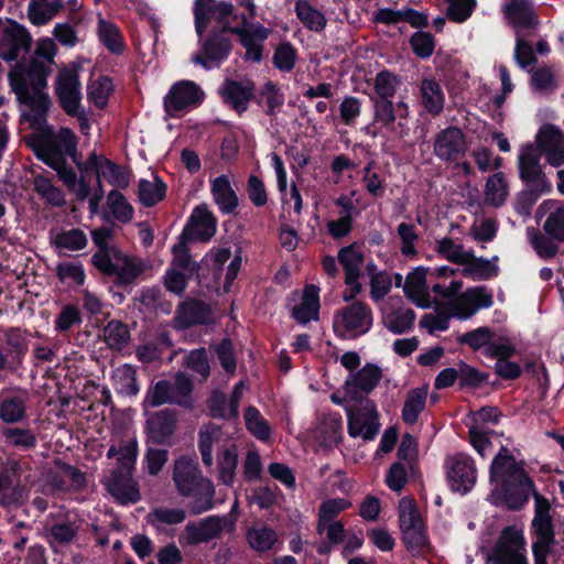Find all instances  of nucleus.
<instances>
[{
    "mask_svg": "<svg viewBox=\"0 0 564 564\" xmlns=\"http://www.w3.org/2000/svg\"><path fill=\"white\" fill-rule=\"evenodd\" d=\"M55 54L56 45L54 41L42 39L36 43L35 54L29 67L17 64L9 73L11 89L15 93L18 99L34 112L35 120H41L51 105L44 89L47 85V76L51 73Z\"/></svg>",
    "mask_w": 564,
    "mask_h": 564,
    "instance_id": "nucleus-1",
    "label": "nucleus"
},
{
    "mask_svg": "<svg viewBox=\"0 0 564 564\" xmlns=\"http://www.w3.org/2000/svg\"><path fill=\"white\" fill-rule=\"evenodd\" d=\"M108 458H117L118 467L104 479L108 494L120 505H133L140 501L141 494L138 482L132 478V470L138 457L135 440L122 441L118 446L111 445Z\"/></svg>",
    "mask_w": 564,
    "mask_h": 564,
    "instance_id": "nucleus-2",
    "label": "nucleus"
},
{
    "mask_svg": "<svg viewBox=\"0 0 564 564\" xmlns=\"http://www.w3.org/2000/svg\"><path fill=\"white\" fill-rule=\"evenodd\" d=\"M173 481L177 492L193 499L192 511L199 514L213 508L215 487L204 477L195 459L182 456L174 462Z\"/></svg>",
    "mask_w": 564,
    "mask_h": 564,
    "instance_id": "nucleus-3",
    "label": "nucleus"
},
{
    "mask_svg": "<svg viewBox=\"0 0 564 564\" xmlns=\"http://www.w3.org/2000/svg\"><path fill=\"white\" fill-rule=\"evenodd\" d=\"M95 267L106 275L115 278L117 285L132 284L147 269V262L129 256L118 248H104L93 256Z\"/></svg>",
    "mask_w": 564,
    "mask_h": 564,
    "instance_id": "nucleus-4",
    "label": "nucleus"
},
{
    "mask_svg": "<svg viewBox=\"0 0 564 564\" xmlns=\"http://www.w3.org/2000/svg\"><path fill=\"white\" fill-rule=\"evenodd\" d=\"M399 522L402 532V541L406 550L413 556H422L430 549L425 527L414 501L410 498H402L399 502Z\"/></svg>",
    "mask_w": 564,
    "mask_h": 564,
    "instance_id": "nucleus-5",
    "label": "nucleus"
},
{
    "mask_svg": "<svg viewBox=\"0 0 564 564\" xmlns=\"http://www.w3.org/2000/svg\"><path fill=\"white\" fill-rule=\"evenodd\" d=\"M400 85L399 78L388 72L378 73L373 79V96L370 97L373 106V121L382 127H390L397 119L392 98Z\"/></svg>",
    "mask_w": 564,
    "mask_h": 564,
    "instance_id": "nucleus-6",
    "label": "nucleus"
},
{
    "mask_svg": "<svg viewBox=\"0 0 564 564\" xmlns=\"http://www.w3.org/2000/svg\"><path fill=\"white\" fill-rule=\"evenodd\" d=\"M486 564H528L522 531L514 525L505 528L487 556Z\"/></svg>",
    "mask_w": 564,
    "mask_h": 564,
    "instance_id": "nucleus-7",
    "label": "nucleus"
},
{
    "mask_svg": "<svg viewBox=\"0 0 564 564\" xmlns=\"http://www.w3.org/2000/svg\"><path fill=\"white\" fill-rule=\"evenodd\" d=\"M490 480L500 482L505 491H509L513 486L520 487L523 491L534 489L532 480L506 447H501L494 458Z\"/></svg>",
    "mask_w": 564,
    "mask_h": 564,
    "instance_id": "nucleus-8",
    "label": "nucleus"
},
{
    "mask_svg": "<svg viewBox=\"0 0 564 564\" xmlns=\"http://www.w3.org/2000/svg\"><path fill=\"white\" fill-rule=\"evenodd\" d=\"M373 323L371 308L364 302L355 301L337 312L334 328L343 337H358L369 332Z\"/></svg>",
    "mask_w": 564,
    "mask_h": 564,
    "instance_id": "nucleus-9",
    "label": "nucleus"
},
{
    "mask_svg": "<svg viewBox=\"0 0 564 564\" xmlns=\"http://www.w3.org/2000/svg\"><path fill=\"white\" fill-rule=\"evenodd\" d=\"M535 516L533 528L536 534V541L533 543L534 564H547L546 555L551 545L554 543V532L550 517L551 506L544 497L534 494Z\"/></svg>",
    "mask_w": 564,
    "mask_h": 564,
    "instance_id": "nucleus-10",
    "label": "nucleus"
},
{
    "mask_svg": "<svg viewBox=\"0 0 564 564\" xmlns=\"http://www.w3.org/2000/svg\"><path fill=\"white\" fill-rule=\"evenodd\" d=\"M540 160L541 151L539 148L532 144L521 148L518 158L519 175L535 197L551 189V183L541 169Z\"/></svg>",
    "mask_w": 564,
    "mask_h": 564,
    "instance_id": "nucleus-11",
    "label": "nucleus"
},
{
    "mask_svg": "<svg viewBox=\"0 0 564 564\" xmlns=\"http://www.w3.org/2000/svg\"><path fill=\"white\" fill-rule=\"evenodd\" d=\"M232 532L235 521L228 517L210 516L198 521L188 522L180 536V543L185 545H196L209 542L219 538L223 531Z\"/></svg>",
    "mask_w": 564,
    "mask_h": 564,
    "instance_id": "nucleus-12",
    "label": "nucleus"
},
{
    "mask_svg": "<svg viewBox=\"0 0 564 564\" xmlns=\"http://www.w3.org/2000/svg\"><path fill=\"white\" fill-rule=\"evenodd\" d=\"M355 406H346L348 419V433L352 437H361L365 441L372 440L379 432L378 412L373 401L359 400Z\"/></svg>",
    "mask_w": 564,
    "mask_h": 564,
    "instance_id": "nucleus-13",
    "label": "nucleus"
},
{
    "mask_svg": "<svg viewBox=\"0 0 564 564\" xmlns=\"http://www.w3.org/2000/svg\"><path fill=\"white\" fill-rule=\"evenodd\" d=\"M492 294L486 286L468 288L446 303L452 315L458 319H468L481 308L492 305Z\"/></svg>",
    "mask_w": 564,
    "mask_h": 564,
    "instance_id": "nucleus-14",
    "label": "nucleus"
},
{
    "mask_svg": "<svg viewBox=\"0 0 564 564\" xmlns=\"http://www.w3.org/2000/svg\"><path fill=\"white\" fill-rule=\"evenodd\" d=\"M467 142L464 132L456 127H447L441 130L434 139L433 152L444 162L460 160L467 151Z\"/></svg>",
    "mask_w": 564,
    "mask_h": 564,
    "instance_id": "nucleus-15",
    "label": "nucleus"
},
{
    "mask_svg": "<svg viewBox=\"0 0 564 564\" xmlns=\"http://www.w3.org/2000/svg\"><path fill=\"white\" fill-rule=\"evenodd\" d=\"M0 56L8 62L15 61L21 53L29 51L31 36L28 31L15 22L1 23Z\"/></svg>",
    "mask_w": 564,
    "mask_h": 564,
    "instance_id": "nucleus-16",
    "label": "nucleus"
},
{
    "mask_svg": "<svg viewBox=\"0 0 564 564\" xmlns=\"http://www.w3.org/2000/svg\"><path fill=\"white\" fill-rule=\"evenodd\" d=\"M382 378L381 369L367 364L360 370L351 372L344 383L346 398L352 401L364 400L379 383Z\"/></svg>",
    "mask_w": 564,
    "mask_h": 564,
    "instance_id": "nucleus-17",
    "label": "nucleus"
},
{
    "mask_svg": "<svg viewBox=\"0 0 564 564\" xmlns=\"http://www.w3.org/2000/svg\"><path fill=\"white\" fill-rule=\"evenodd\" d=\"M217 219L207 205L196 206L181 235V239L209 241L216 234Z\"/></svg>",
    "mask_w": 564,
    "mask_h": 564,
    "instance_id": "nucleus-18",
    "label": "nucleus"
},
{
    "mask_svg": "<svg viewBox=\"0 0 564 564\" xmlns=\"http://www.w3.org/2000/svg\"><path fill=\"white\" fill-rule=\"evenodd\" d=\"M215 321L214 308L199 300L182 302L173 318V325L177 329H185L195 325L212 324Z\"/></svg>",
    "mask_w": 564,
    "mask_h": 564,
    "instance_id": "nucleus-19",
    "label": "nucleus"
},
{
    "mask_svg": "<svg viewBox=\"0 0 564 564\" xmlns=\"http://www.w3.org/2000/svg\"><path fill=\"white\" fill-rule=\"evenodd\" d=\"M55 86L62 108L68 115H76L82 101L80 83L77 72L70 68L59 70Z\"/></svg>",
    "mask_w": 564,
    "mask_h": 564,
    "instance_id": "nucleus-20",
    "label": "nucleus"
},
{
    "mask_svg": "<svg viewBox=\"0 0 564 564\" xmlns=\"http://www.w3.org/2000/svg\"><path fill=\"white\" fill-rule=\"evenodd\" d=\"M415 312L403 304L400 297H390L382 307V324L393 334L410 332L415 322Z\"/></svg>",
    "mask_w": 564,
    "mask_h": 564,
    "instance_id": "nucleus-21",
    "label": "nucleus"
},
{
    "mask_svg": "<svg viewBox=\"0 0 564 564\" xmlns=\"http://www.w3.org/2000/svg\"><path fill=\"white\" fill-rule=\"evenodd\" d=\"M204 91L191 80H182L172 86L164 98V108L169 115L188 107L197 106L203 101Z\"/></svg>",
    "mask_w": 564,
    "mask_h": 564,
    "instance_id": "nucleus-22",
    "label": "nucleus"
},
{
    "mask_svg": "<svg viewBox=\"0 0 564 564\" xmlns=\"http://www.w3.org/2000/svg\"><path fill=\"white\" fill-rule=\"evenodd\" d=\"M79 169L85 171L94 170L97 174L99 187L101 186V178L117 187H127L130 182L129 174L124 169L105 156L98 155L96 152H91L87 161Z\"/></svg>",
    "mask_w": 564,
    "mask_h": 564,
    "instance_id": "nucleus-23",
    "label": "nucleus"
},
{
    "mask_svg": "<svg viewBox=\"0 0 564 564\" xmlns=\"http://www.w3.org/2000/svg\"><path fill=\"white\" fill-rule=\"evenodd\" d=\"M503 15L517 34L534 30L538 17L532 0H508L502 6Z\"/></svg>",
    "mask_w": 564,
    "mask_h": 564,
    "instance_id": "nucleus-24",
    "label": "nucleus"
},
{
    "mask_svg": "<svg viewBox=\"0 0 564 564\" xmlns=\"http://www.w3.org/2000/svg\"><path fill=\"white\" fill-rule=\"evenodd\" d=\"M338 259L345 270V282L347 284V289L343 293V299L348 302L354 300L361 291L358 279L361 274L364 257L358 249L350 246L339 251Z\"/></svg>",
    "mask_w": 564,
    "mask_h": 564,
    "instance_id": "nucleus-25",
    "label": "nucleus"
},
{
    "mask_svg": "<svg viewBox=\"0 0 564 564\" xmlns=\"http://www.w3.org/2000/svg\"><path fill=\"white\" fill-rule=\"evenodd\" d=\"M232 11L234 7L229 2L195 0L193 12L197 34L200 36L212 20H216L219 23H227Z\"/></svg>",
    "mask_w": 564,
    "mask_h": 564,
    "instance_id": "nucleus-26",
    "label": "nucleus"
},
{
    "mask_svg": "<svg viewBox=\"0 0 564 564\" xmlns=\"http://www.w3.org/2000/svg\"><path fill=\"white\" fill-rule=\"evenodd\" d=\"M254 84L250 79H226L219 87L218 94L223 101L238 113L247 110L254 95Z\"/></svg>",
    "mask_w": 564,
    "mask_h": 564,
    "instance_id": "nucleus-27",
    "label": "nucleus"
},
{
    "mask_svg": "<svg viewBox=\"0 0 564 564\" xmlns=\"http://www.w3.org/2000/svg\"><path fill=\"white\" fill-rule=\"evenodd\" d=\"M447 476L454 491L466 494L475 485L476 468L468 456L457 454L448 459Z\"/></svg>",
    "mask_w": 564,
    "mask_h": 564,
    "instance_id": "nucleus-28",
    "label": "nucleus"
},
{
    "mask_svg": "<svg viewBox=\"0 0 564 564\" xmlns=\"http://www.w3.org/2000/svg\"><path fill=\"white\" fill-rule=\"evenodd\" d=\"M426 275L427 269L417 267L405 276L403 285L405 296L421 308H429L434 305L426 284Z\"/></svg>",
    "mask_w": 564,
    "mask_h": 564,
    "instance_id": "nucleus-29",
    "label": "nucleus"
},
{
    "mask_svg": "<svg viewBox=\"0 0 564 564\" xmlns=\"http://www.w3.org/2000/svg\"><path fill=\"white\" fill-rule=\"evenodd\" d=\"M536 216H546L543 225L544 231L553 239L564 241V204L547 199L536 209Z\"/></svg>",
    "mask_w": 564,
    "mask_h": 564,
    "instance_id": "nucleus-30",
    "label": "nucleus"
},
{
    "mask_svg": "<svg viewBox=\"0 0 564 564\" xmlns=\"http://www.w3.org/2000/svg\"><path fill=\"white\" fill-rule=\"evenodd\" d=\"M539 149L545 153L550 164H564V135L554 127H545L539 134Z\"/></svg>",
    "mask_w": 564,
    "mask_h": 564,
    "instance_id": "nucleus-31",
    "label": "nucleus"
},
{
    "mask_svg": "<svg viewBox=\"0 0 564 564\" xmlns=\"http://www.w3.org/2000/svg\"><path fill=\"white\" fill-rule=\"evenodd\" d=\"M499 261L498 256H494L490 259L482 257H476L474 251L470 249V256L467 257V261L460 263L463 265L462 274L473 281H482L496 278L499 273Z\"/></svg>",
    "mask_w": 564,
    "mask_h": 564,
    "instance_id": "nucleus-32",
    "label": "nucleus"
},
{
    "mask_svg": "<svg viewBox=\"0 0 564 564\" xmlns=\"http://www.w3.org/2000/svg\"><path fill=\"white\" fill-rule=\"evenodd\" d=\"M175 426V414L170 410H161L149 416L147 421L148 436L153 443L165 444L174 433Z\"/></svg>",
    "mask_w": 564,
    "mask_h": 564,
    "instance_id": "nucleus-33",
    "label": "nucleus"
},
{
    "mask_svg": "<svg viewBox=\"0 0 564 564\" xmlns=\"http://www.w3.org/2000/svg\"><path fill=\"white\" fill-rule=\"evenodd\" d=\"M210 192L215 204L221 213H235L238 207V196L227 175L215 177L210 183Z\"/></svg>",
    "mask_w": 564,
    "mask_h": 564,
    "instance_id": "nucleus-34",
    "label": "nucleus"
},
{
    "mask_svg": "<svg viewBox=\"0 0 564 564\" xmlns=\"http://www.w3.org/2000/svg\"><path fill=\"white\" fill-rule=\"evenodd\" d=\"M238 467V449L234 443L218 446L217 469L218 480L225 486H232Z\"/></svg>",
    "mask_w": 564,
    "mask_h": 564,
    "instance_id": "nucleus-35",
    "label": "nucleus"
},
{
    "mask_svg": "<svg viewBox=\"0 0 564 564\" xmlns=\"http://www.w3.org/2000/svg\"><path fill=\"white\" fill-rule=\"evenodd\" d=\"M318 288L308 285L304 289L301 302L293 307L292 315L301 324L318 318L319 295Z\"/></svg>",
    "mask_w": 564,
    "mask_h": 564,
    "instance_id": "nucleus-36",
    "label": "nucleus"
},
{
    "mask_svg": "<svg viewBox=\"0 0 564 564\" xmlns=\"http://www.w3.org/2000/svg\"><path fill=\"white\" fill-rule=\"evenodd\" d=\"M429 395V386H422L408 392L402 409V420L405 424L413 425L425 409Z\"/></svg>",
    "mask_w": 564,
    "mask_h": 564,
    "instance_id": "nucleus-37",
    "label": "nucleus"
},
{
    "mask_svg": "<svg viewBox=\"0 0 564 564\" xmlns=\"http://www.w3.org/2000/svg\"><path fill=\"white\" fill-rule=\"evenodd\" d=\"M248 545L257 552H267L273 549L278 542V533L265 524H256L247 530Z\"/></svg>",
    "mask_w": 564,
    "mask_h": 564,
    "instance_id": "nucleus-38",
    "label": "nucleus"
},
{
    "mask_svg": "<svg viewBox=\"0 0 564 564\" xmlns=\"http://www.w3.org/2000/svg\"><path fill=\"white\" fill-rule=\"evenodd\" d=\"M63 8V0H30L28 17L34 25L51 21Z\"/></svg>",
    "mask_w": 564,
    "mask_h": 564,
    "instance_id": "nucleus-39",
    "label": "nucleus"
},
{
    "mask_svg": "<svg viewBox=\"0 0 564 564\" xmlns=\"http://www.w3.org/2000/svg\"><path fill=\"white\" fill-rule=\"evenodd\" d=\"M421 100L424 108L432 115H438L444 107V93L441 85L431 78L421 83Z\"/></svg>",
    "mask_w": 564,
    "mask_h": 564,
    "instance_id": "nucleus-40",
    "label": "nucleus"
},
{
    "mask_svg": "<svg viewBox=\"0 0 564 564\" xmlns=\"http://www.w3.org/2000/svg\"><path fill=\"white\" fill-rule=\"evenodd\" d=\"M295 12L297 19L311 31L321 32L326 26L327 20L324 13L314 8L307 0H297Z\"/></svg>",
    "mask_w": 564,
    "mask_h": 564,
    "instance_id": "nucleus-41",
    "label": "nucleus"
},
{
    "mask_svg": "<svg viewBox=\"0 0 564 564\" xmlns=\"http://www.w3.org/2000/svg\"><path fill=\"white\" fill-rule=\"evenodd\" d=\"M111 380L116 391L123 395H135L139 392L135 369L130 365H122L112 372Z\"/></svg>",
    "mask_w": 564,
    "mask_h": 564,
    "instance_id": "nucleus-42",
    "label": "nucleus"
},
{
    "mask_svg": "<svg viewBox=\"0 0 564 564\" xmlns=\"http://www.w3.org/2000/svg\"><path fill=\"white\" fill-rule=\"evenodd\" d=\"M101 337L112 350L123 349L130 341L128 326L120 321H110L104 328Z\"/></svg>",
    "mask_w": 564,
    "mask_h": 564,
    "instance_id": "nucleus-43",
    "label": "nucleus"
},
{
    "mask_svg": "<svg viewBox=\"0 0 564 564\" xmlns=\"http://www.w3.org/2000/svg\"><path fill=\"white\" fill-rule=\"evenodd\" d=\"M434 304H436V310L425 314L420 321V326L425 328L430 334L446 330L449 319L454 317L446 304H441L436 301H434Z\"/></svg>",
    "mask_w": 564,
    "mask_h": 564,
    "instance_id": "nucleus-44",
    "label": "nucleus"
},
{
    "mask_svg": "<svg viewBox=\"0 0 564 564\" xmlns=\"http://www.w3.org/2000/svg\"><path fill=\"white\" fill-rule=\"evenodd\" d=\"M186 518V511L182 508L158 507L148 514V522L161 529L164 525H175L182 523Z\"/></svg>",
    "mask_w": 564,
    "mask_h": 564,
    "instance_id": "nucleus-45",
    "label": "nucleus"
},
{
    "mask_svg": "<svg viewBox=\"0 0 564 564\" xmlns=\"http://www.w3.org/2000/svg\"><path fill=\"white\" fill-rule=\"evenodd\" d=\"M166 186L158 177H153L152 181L141 180L139 182L138 196L142 205L153 206L162 200L165 196Z\"/></svg>",
    "mask_w": 564,
    "mask_h": 564,
    "instance_id": "nucleus-46",
    "label": "nucleus"
},
{
    "mask_svg": "<svg viewBox=\"0 0 564 564\" xmlns=\"http://www.w3.org/2000/svg\"><path fill=\"white\" fill-rule=\"evenodd\" d=\"M508 183L505 175L498 172L491 175L486 183L485 199L492 206H500L508 196Z\"/></svg>",
    "mask_w": 564,
    "mask_h": 564,
    "instance_id": "nucleus-47",
    "label": "nucleus"
},
{
    "mask_svg": "<svg viewBox=\"0 0 564 564\" xmlns=\"http://www.w3.org/2000/svg\"><path fill=\"white\" fill-rule=\"evenodd\" d=\"M220 436V429L216 426H206L199 433L198 448L206 467L213 466V448L215 445H219Z\"/></svg>",
    "mask_w": 564,
    "mask_h": 564,
    "instance_id": "nucleus-48",
    "label": "nucleus"
},
{
    "mask_svg": "<svg viewBox=\"0 0 564 564\" xmlns=\"http://www.w3.org/2000/svg\"><path fill=\"white\" fill-rule=\"evenodd\" d=\"M245 423L247 430L258 440L268 441L271 434V427L260 411L254 406H248L245 410Z\"/></svg>",
    "mask_w": 564,
    "mask_h": 564,
    "instance_id": "nucleus-49",
    "label": "nucleus"
},
{
    "mask_svg": "<svg viewBox=\"0 0 564 564\" xmlns=\"http://www.w3.org/2000/svg\"><path fill=\"white\" fill-rule=\"evenodd\" d=\"M25 398L8 397L0 402V419L6 423H17L25 416Z\"/></svg>",
    "mask_w": 564,
    "mask_h": 564,
    "instance_id": "nucleus-50",
    "label": "nucleus"
},
{
    "mask_svg": "<svg viewBox=\"0 0 564 564\" xmlns=\"http://www.w3.org/2000/svg\"><path fill=\"white\" fill-rule=\"evenodd\" d=\"M435 250L447 261L460 265L467 261L470 250H465L462 245L454 242L452 238L444 237L435 241Z\"/></svg>",
    "mask_w": 564,
    "mask_h": 564,
    "instance_id": "nucleus-51",
    "label": "nucleus"
},
{
    "mask_svg": "<svg viewBox=\"0 0 564 564\" xmlns=\"http://www.w3.org/2000/svg\"><path fill=\"white\" fill-rule=\"evenodd\" d=\"M187 241V239H181L180 243L173 246V260L171 263V268L193 275L198 271L199 264L192 260L188 249L186 247Z\"/></svg>",
    "mask_w": 564,
    "mask_h": 564,
    "instance_id": "nucleus-52",
    "label": "nucleus"
},
{
    "mask_svg": "<svg viewBox=\"0 0 564 564\" xmlns=\"http://www.w3.org/2000/svg\"><path fill=\"white\" fill-rule=\"evenodd\" d=\"M170 403H176L183 406L191 405V393L193 390V383L191 379L184 373H177L174 380L171 381Z\"/></svg>",
    "mask_w": 564,
    "mask_h": 564,
    "instance_id": "nucleus-53",
    "label": "nucleus"
},
{
    "mask_svg": "<svg viewBox=\"0 0 564 564\" xmlns=\"http://www.w3.org/2000/svg\"><path fill=\"white\" fill-rule=\"evenodd\" d=\"M107 206L115 219L129 223L133 217V208L126 197L118 191H111L107 197Z\"/></svg>",
    "mask_w": 564,
    "mask_h": 564,
    "instance_id": "nucleus-54",
    "label": "nucleus"
},
{
    "mask_svg": "<svg viewBox=\"0 0 564 564\" xmlns=\"http://www.w3.org/2000/svg\"><path fill=\"white\" fill-rule=\"evenodd\" d=\"M112 89V83L109 77H98L88 85L87 96L96 107L104 108Z\"/></svg>",
    "mask_w": 564,
    "mask_h": 564,
    "instance_id": "nucleus-55",
    "label": "nucleus"
},
{
    "mask_svg": "<svg viewBox=\"0 0 564 564\" xmlns=\"http://www.w3.org/2000/svg\"><path fill=\"white\" fill-rule=\"evenodd\" d=\"M351 503L343 498H334L324 501L318 510V522L316 530H321L327 522L334 519L344 510H347Z\"/></svg>",
    "mask_w": 564,
    "mask_h": 564,
    "instance_id": "nucleus-56",
    "label": "nucleus"
},
{
    "mask_svg": "<svg viewBox=\"0 0 564 564\" xmlns=\"http://www.w3.org/2000/svg\"><path fill=\"white\" fill-rule=\"evenodd\" d=\"M34 189L48 204L62 206L65 203L63 192L54 186L50 178L43 175L34 177Z\"/></svg>",
    "mask_w": 564,
    "mask_h": 564,
    "instance_id": "nucleus-57",
    "label": "nucleus"
},
{
    "mask_svg": "<svg viewBox=\"0 0 564 564\" xmlns=\"http://www.w3.org/2000/svg\"><path fill=\"white\" fill-rule=\"evenodd\" d=\"M98 36L101 43L112 53H120L123 44L118 28L105 20L98 23Z\"/></svg>",
    "mask_w": 564,
    "mask_h": 564,
    "instance_id": "nucleus-58",
    "label": "nucleus"
},
{
    "mask_svg": "<svg viewBox=\"0 0 564 564\" xmlns=\"http://www.w3.org/2000/svg\"><path fill=\"white\" fill-rule=\"evenodd\" d=\"M247 387L245 381H239L232 391L231 398L229 402L223 401V404L219 408L213 406L212 410L215 416H220L223 419H231L238 416V408L239 402L246 391Z\"/></svg>",
    "mask_w": 564,
    "mask_h": 564,
    "instance_id": "nucleus-59",
    "label": "nucleus"
},
{
    "mask_svg": "<svg viewBox=\"0 0 564 564\" xmlns=\"http://www.w3.org/2000/svg\"><path fill=\"white\" fill-rule=\"evenodd\" d=\"M78 528L73 522L54 523L47 529V540L51 545L70 543L76 536Z\"/></svg>",
    "mask_w": 564,
    "mask_h": 564,
    "instance_id": "nucleus-60",
    "label": "nucleus"
},
{
    "mask_svg": "<svg viewBox=\"0 0 564 564\" xmlns=\"http://www.w3.org/2000/svg\"><path fill=\"white\" fill-rule=\"evenodd\" d=\"M55 245L59 249H65L68 251H77L85 248L87 245L86 235L79 229H69L66 231L59 232L55 237Z\"/></svg>",
    "mask_w": 564,
    "mask_h": 564,
    "instance_id": "nucleus-61",
    "label": "nucleus"
},
{
    "mask_svg": "<svg viewBox=\"0 0 564 564\" xmlns=\"http://www.w3.org/2000/svg\"><path fill=\"white\" fill-rule=\"evenodd\" d=\"M448 3L446 15L456 23H463L469 19L477 6L476 0H446Z\"/></svg>",
    "mask_w": 564,
    "mask_h": 564,
    "instance_id": "nucleus-62",
    "label": "nucleus"
},
{
    "mask_svg": "<svg viewBox=\"0 0 564 564\" xmlns=\"http://www.w3.org/2000/svg\"><path fill=\"white\" fill-rule=\"evenodd\" d=\"M497 231V221L491 218H484L474 221L469 235L478 242H489L496 237Z\"/></svg>",
    "mask_w": 564,
    "mask_h": 564,
    "instance_id": "nucleus-63",
    "label": "nucleus"
},
{
    "mask_svg": "<svg viewBox=\"0 0 564 564\" xmlns=\"http://www.w3.org/2000/svg\"><path fill=\"white\" fill-rule=\"evenodd\" d=\"M530 242L535 252L542 258H552L557 252V246L539 230L531 228L528 230Z\"/></svg>",
    "mask_w": 564,
    "mask_h": 564,
    "instance_id": "nucleus-64",
    "label": "nucleus"
}]
</instances>
